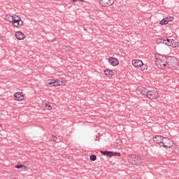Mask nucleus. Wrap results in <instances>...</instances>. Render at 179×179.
Returning <instances> with one entry per match:
<instances>
[{
    "mask_svg": "<svg viewBox=\"0 0 179 179\" xmlns=\"http://www.w3.org/2000/svg\"><path fill=\"white\" fill-rule=\"evenodd\" d=\"M20 22H23L22 17H20V16L17 15H14V19L13 20V22L11 23V24H13V23H19Z\"/></svg>",
    "mask_w": 179,
    "mask_h": 179,
    "instance_id": "f3484780",
    "label": "nucleus"
},
{
    "mask_svg": "<svg viewBox=\"0 0 179 179\" xmlns=\"http://www.w3.org/2000/svg\"><path fill=\"white\" fill-rule=\"evenodd\" d=\"M131 64L134 68H140V71H148V65L143 64V62L141 59H133Z\"/></svg>",
    "mask_w": 179,
    "mask_h": 179,
    "instance_id": "39448f33",
    "label": "nucleus"
},
{
    "mask_svg": "<svg viewBox=\"0 0 179 179\" xmlns=\"http://www.w3.org/2000/svg\"><path fill=\"white\" fill-rule=\"evenodd\" d=\"M90 159L92 162H96V160L97 159V157H96V155H92L90 157Z\"/></svg>",
    "mask_w": 179,
    "mask_h": 179,
    "instance_id": "5701e85b",
    "label": "nucleus"
},
{
    "mask_svg": "<svg viewBox=\"0 0 179 179\" xmlns=\"http://www.w3.org/2000/svg\"><path fill=\"white\" fill-rule=\"evenodd\" d=\"M66 79L64 78H60L57 79H50L46 83V86L48 87H55L57 86H66Z\"/></svg>",
    "mask_w": 179,
    "mask_h": 179,
    "instance_id": "f03ea898",
    "label": "nucleus"
},
{
    "mask_svg": "<svg viewBox=\"0 0 179 179\" xmlns=\"http://www.w3.org/2000/svg\"><path fill=\"white\" fill-rule=\"evenodd\" d=\"M118 156H121V153H118Z\"/></svg>",
    "mask_w": 179,
    "mask_h": 179,
    "instance_id": "a878e982",
    "label": "nucleus"
},
{
    "mask_svg": "<svg viewBox=\"0 0 179 179\" xmlns=\"http://www.w3.org/2000/svg\"><path fill=\"white\" fill-rule=\"evenodd\" d=\"M43 106L45 110H47L48 111H51V110H52V106L50 103H44Z\"/></svg>",
    "mask_w": 179,
    "mask_h": 179,
    "instance_id": "aec40b11",
    "label": "nucleus"
},
{
    "mask_svg": "<svg viewBox=\"0 0 179 179\" xmlns=\"http://www.w3.org/2000/svg\"><path fill=\"white\" fill-rule=\"evenodd\" d=\"M71 3H76V2H80V3H85V0H69Z\"/></svg>",
    "mask_w": 179,
    "mask_h": 179,
    "instance_id": "4be33fe9",
    "label": "nucleus"
},
{
    "mask_svg": "<svg viewBox=\"0 0 179 179\" xmlns=\"http://www.w3.org/2000/svg\"><path fill=\"white\" fill-rule=\"evenodd\" d=\"M103 73L106 78H113V76H115V72H114V70L111 69H106L103 71Z\"/></svg>",
    "mask_w": 179,
    "mask_h": 179,
    "instance_id": "f8f14e48",
    "label": "nucleus"
},
{
    "mask_svg": "<svg viewBox=\"0 0 179 179\" xmlns=\"http://www.w3.org/2000/svg\"><path fill=\"white\" fill-rule=\"evenodd\" d=\"M101 153L102 155H106V156H108L109 157L114 156V152L110 151H101Z\"/></svg>",
    "mask_w": 179,
    "mask_h": 179,
    "instance_id": "6ab92c4d",
    "label": "nucleus"
},
{
    "mask_svg": "<svg viewBox=\"0 0 179 179\" xmlns=\"http://www.w3.org/2000/svg\"><path fill=\"white\" fill-rule=\"evenodd\" d=\"M147 97L150 100H157V99H159V92H157V90L148 91Z\"/></svg>",
    "mask_w": 179,
    "mask_h": 179,
    "instance_id": "1a4fd4ad",
    "label": "nucleus"
},
{
    "mask_svg": "<svg viewBox=\"0 0 179 179\" xmlns=\"http://www.w3.org/2000/svg\"><path fill=\"white\" fill-rule=\"evenodd\" d=\"M15 37L17 38V40L22 41L25 38L26 36H24L23 32L17 31L15 33Z\"/></svg>",
    "mask_w": 179,
    "mask_h": 179,
    "instance_id": "2eb2a0df",
    "label": "nucleus"
},
{
    "mask_svg": "<svg viewBox=\"0 0 179 179\" xmlns=\"http://www.w3.org/2000/svg\"><path fill=\"white\" fill-rule=\"evenodd\" d=\"M98 2L102 8H108L115 3V0H98Z\"/></svg>",
    "mask_w": 179,
    "mask_h": 179,
    "instance_id": "6e6552de",
    "label": "nucleus"
},
{
    "mask_svg": "<svg viewBox=\"0 0 179 179\" xmlns=\"http://www.w3.org/2000/svg\"><path fill=\"white\" fill-rule=\"evenodd\" d=\"M51 141L52 142H55V141H57V137H55V136H52Z\"/></svg>",
    "mask_w": 179,
    "mask_h": 179,
    "instance_id": "b1692460",
    "label": "nucleus"
},
{
    "mask_svg": "<svg viewBox=\"0 0 179 179\" xmlns=\"http://www.w3.org/2000/svg\"><path fill=\"white\" fill-rule=\"evenodd\" d=\"M166 65H168L170 69H173V70L178 69L179 66L178 60L177 59V58L174 57L169 56L168 57V59H167Z\"/></svg>",
    "mask_w": 179,
    "mask_h": 179,
    "instance_id": "20e7f679",
    "label": "nucleus"
},
{
    "mask_svg": "<svg viewBox=\"0 0 179 179\" xmlns=\"http://www.w3.org/2000/svg\"><path fill=\"white\" fill-rule=\"evenodd\" d=\"M15 101L22 102L24 100V94L22 92H17L13 94Z\"/></svg>",
    "mask_w": 179,
    "mask_h": 179,
    "instance_id": "9d476101",
    "label": "nucleus"
},
{
    "mask_svg": "<svg viewBox=\"0 0 179 179\" xmlns=\"http://www.w3.org/2000/svg\"><path fill=\"white\" fill-rule=\"evenodd\" d=\"M0 127H1V124H0Z\"/></svg>",
    "mask_w": 179,
    "mask_h": 179,
    "instance_id": "bb28decb",
    "label": "nucleus"
},
{
    "mask_svg": "<svg viewBox=\"0 0 179 179\" xmlns=\"http://www.w3.org/2000/svg\"><path fill=\"white\" fill-rule=\"evenodd\" d=\"M24 166L22 165V164H20V165H16L15 166V169H23Z\"/></svg>",
    "mask_w": 179,
    "mask_h": 179,
    "instance_id": "393cba45",
    "label": "nucleus"
},
{
    "mask_svg": "<svg viewBox=\"0 0 179 179\" xmlns=\"http://www.w3.org/2000/svg\"><path fill=\"white\" fill-rule=\"evenodd\" d=\"M155 64L158 68H159L160 69H166V66H167L168 57H166V56L163 55L156 53L155 55Z\"/></svg>",
    "mask_w": 179,
    "mask_h": 179,
    "instance_id": "f257e3e1",
    "label": "nucleus"
},
{
    "mask_svg": "<svg viewBox=\"0 0 179 179\" xmlns=\"http://www.w3.org/2000/svg\"><path fill=\"white\" fill-rule=\"evenodd\" d=\"M165 137L160 136V135H156L155 136L153 137L152 141L155 143H158L159 146H161L164 139Z\"/></svg>",
    "mask_w": 179,
    "mask_h": 179,
    "instance_id": "4468645a",
    "label": "nucleus"
},
{
    "mask_svg": "<svg viewBox=\"0 0 179 179\" xmlns=\"http://www.w3.org/2000/svg\"><path fill=\"white\" fill-rule=\"evenodd\" d=\"M13 19H15V15H12L10 14H8L5 17V21L8 22L9 23H13Z\"/></svg>",
    "mask_w": 179,
    "mask_h": 179,
    "instance_id": "dca6fc26",
    "label": "nucleus"
},
{
    "mask_svg": "<svg viewBox=\"0 0 179 179\" xmlns=\"http://www.w3.org/2000/svg\"><path fill=\"white\" fill-rule=\"evenodd\" d=\"M24 24V22L23 21H21L20 22H15L12 24V26L15 29H20V27H23Z\"/></svg>",
    "mask_w": 179,
    "mask_h": 179,
    "instance_id": "a211bd4d",
    "label": "nucleus"
},
{
    "mask_svg": "<svg viewBox=\"0 0 179 179\" xmlns=\"http://www.w3.org/2000/svg\"><path fill=\"white\" fill-rule=\"evenodd\" d=\"M149 91H148L145 88H141V94H143V96H148V92Z\"/></svg>",
    "mask_w": 179,
    "mask_h": 179,
    "instance_id": "412c9836",
    "label": "nucleus"
},
{
    "mask_svg": "<svg viewBox=\"0 0 179 179\" xmlns=\"http://www.w3.org/2000/svg\"><path fill=\"white\" fill-rule=\"evenodd\" d=\"M159 146L164 148L166 150H169L171 152V150H173V141L167 137H165Z\"/></svg>",
    "mask_w": 179,
    "mask_h": 179,
    "instance_id": "423d86ee",
    "label": "nucleus"
},
{
    "mask_svg": "<svg viewBox=\"0 0 179 179\" xmlns=\"http://www.w3.org/2000/svg\"><path fill=\"white\" fill-rule=\"evenodd\" d=\"M173 21H174V17H166L160 21L159 24H161V26H164L166 24H169V23H171V22H173Z\"/></svg>",
    "mask_w": 179,
    "mask_h": 179,
    "instance_id": "ddd939ff",
    "label": "nucleus"
},
{
    "mask_svg": "<svg viewBox=\"0 0 179 179\" xmlns=\"http://www.w3.org/2000/svg\"><path fill=\"white\" fill-rule=\"evenodd\" d=\"M128 160L129 163H131V164H134V166H141V164L143 163L142 158L136 155H131L129 157Z\"/></svg>",
    "mask_w": 179,
    "mask_h": 179,
    "instance_id": "0eeeda50",
    "label": "nucleus"
},
{
    "mask_svg": "<svg viewBox=\"0 0 179 179\" xmlns=\"http://www.w3.org/2000/svg\"><path fill=\"white\" fill-rule=\"evenodd\" d=\"M109 65L110 66H118L120 65V60L115 57H110L108 59Z\"/></svg>",
    "mask_w": 179,
    "mask_h": 179,
    "instance_id": "9b49d317",
    "label": "nucleus"
},
{
    "mask_svg": "<svg viewBox=\"0 0 179 179\" xmlns=\"http://www.w3.org/2000/svg\"><path fill=\"white\" fill-rule=\"evenodd\" d=\"M157 41L167 45L168 47H171V48H178L179 47V41H177L174 39H164V38H159Z\"/></svg>",
    "mask_w": 179,
    "mask_h": 179,
    "instance_id": "7ed1b4c3",
    "label": "nucleus"
}]
</instances>
